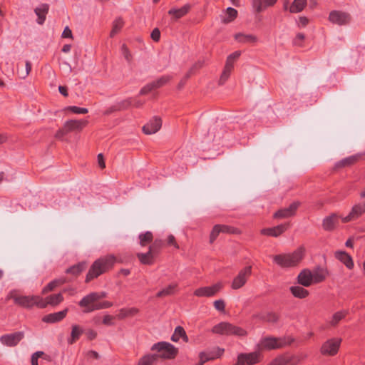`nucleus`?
I'll use <instances>...</instances> for the list:
<instances>
[{
  "label": "nucleus",
  "mask_w": 365,
  "mask_h": 365,
  "mask_svg": "<svg viewBox=\"0 0 365 365\" xmlns=\"http://www.w3.org/2000/svg\"><path fill=\"white\" fill-rule=\"evenodd\" d=\"M115 261L116 259L113 255H107L96 259L92 264L86 274V282H89L107 272L113 267Z\"/></svg>",
  "instance_id": "1"
},
{
  "label": "nucleus",
  "mask_w": 365,
  "mask_h": 365,
  "mask_svg": "<svg viewBox=\"0 0 365 365\" xmlns=\"http://www.w3.org/2000/svg\"><path fill=\"white\" fill-rule=\"evenodd\" d=\"M304 255V249L299 247L292 253L280 254L273 257V261L282 268L293 267L298 265Z\"/></svg>",
  "instance_id": "2"
},
{
  "label": "nucleus",
  "mask_w": 365,
  "mask_h": 365,
  "mask_svg": "<svg viewBox=\"0 0 365 365\" xmlns=\"http://www.w3.org/2000/svg\"><path fill=\"white\" fill-rule=\"evenodd\" d=\"M13 299L14 303L21 307L31 309L34 306L38 308H45L43 298L40 296H24L18 294L16 291H11L6 296V300Z\"/></svg>",
  "instance_id": "3"
},
{
  "label": "nucleus",
  "mask_w": 365,
  "mask_h": 365,
  "mask_svg": "<svg viewBox=\"0 0 365 365\" xmlns=\"http://www.w3.org/2000/svg\"><path fill=\"white\" fill-rule=\"evenodd\" d=\"M96 292H91L84 296L78 302V305L83 308V313H90L96 310L107 309L112 307L113 304L108 301L98 302Z\"/></svg>",
  "instance_id": "4"
},
{
  "label": "nucleus",
  "mask_w": 365,
  "mask_h": 365,
  "mask_svg": "<svg viewBox=\"0 0 365 365\" xmlns=\"http://www.w3.org/2000/svg\"><path fill=\"white\" fill-rule=\"evenodd\" d=\"M294 341L290 336L279 338L268 336L261 339L260 346L264 349H277L290 345Z\"/></svg>",
  "instance_id": "5"
},
{
  "label": "nucleus",
  "mask_w": 365,
  "mask_h": 365,
  "mask_svg": "<svg viewBox=\"0 0 365 365\" xmlns=\"http://www.w3.org/2000/svg\"><path fill=\"white\" fill-rule=\"evenodd\" d=\"M151 350L160 352V354H158V357L168 359H174L178 354V349L166 341L154 344L151 347Z\"/></svg>",
  "instance_id": "6"
},
{
  "label": "nucleus",
  "mask_w": 365,
  "mask_h": 365,
  "mask_svg": "<svg viewBox=\"0 0 365 365\" xmlns=\"http://www.w3.org/2000/svg\"><path fill=\"white\" fill-rule=\"evenodd\" d=\"M251 274L252 266H246L240 269L234 277L231 283V288L235 290L242 288L247 283Z\"/></svg>",
  "instance_id": "7"
},
{
  "label": "nucleus",
  "mask_w": 365,
  "mask_h": 365,
  "mask_svg": "<svg viewBox=\"0 0 365 365\" xmlns=\"http://www.w3.org/2000/svg\"><path fill=\"white\" fill-rule=\"evenodd\" d=\"M341 339L339 338H331L327 340L320 349V352L324 356H334L338 353L341 345Z\"/></svg>",
  "instance_id": "8"
},
{
  "label": "nucleus",
  "mask_w": 365,
  "mask_h": 365,
  "mask_svg": "<svg viewBox=\"0 0 365 365\" xmlns=\"http://www.w3.org/2000/svg\"><path fill=\"white\" fill-rule=\"evenodd\" d=\"M260 361V354L257 352L240 353L237 355L235 365H254Z\"/></svg>",
  "instance_id": "9"
},
{
  "label": "nucleus",
  "mask_w": 365,
  "mask_h": 365,
  "mask_svg": "<svg viewBox=\"0 0 365 365\" xmlns=\"http://www.w3.org/2000/svg\"><path fill=\"white\" fill-rule=\"evenodd\" d=\"M222 283L217 282L212 286L203 287L195 290L194 294L199 297H210L215 296L222 289Z\"/></svg>",
  "instance_id": "10"
},
{
  "label": "nucleus",
  "mask_w": 365,
  "mask_h": 365,
  "mask_svg": "<svg viewBox=\"0 0 365 365\" xmlns=\"http://www.w3.org/2000/svg\"><path fill=\"white\" fill-rule=\"evenodd\" d=\"M300 205L299 201H295L291 203L289 207L279 209L273 215L274 218L276 219H284L294 216L298 207Z\"/></svg>",
  "instance_id": "11"
},
{
  "label": "nucleus",
  "mask_w": 365,
  "mask_h": 365,
  "mask_svg": "<svg viewBox=\"0 0 365 365\" xmlns=\"http://www.w3.org/2000/svg\"><path fill=\"white\" fill-rule=\"evenodd\" d=\"M24 334L22 331H17L12 334H4L0 337V341L7 346H15L24 338Z\"/></svg>",
  "instance_id": "12"
},
{
  "label": "nucleus",
  "mask_w": 365,
  "mask_h": 365,
  "mask_svg": "<svg viewBox=\"0 0 365 365\" xmlns=\"http://www.w3.org/2000/svg\"><path fill=\"white\" fill-rule=\"evenodd\" d=\"M342 217L339 216L336 213H332L325 217L322 220V228L327 232L334 230L339 224V219Z\"/></svg>",
  "instance_id": "13"
},
{
  "label": "nucleus",
  "mask_w": 365,
  "mask_h": 365,
  "mask_svg": "<svg viewBox=\"0 0 365 365\" xmlns=\"http://www.w3.org/2000/svg\"><path fill=\"white\" fill-rule=\"evenodd\" d=\"M329 20L333 24L341 26L345 25L350 21V16L349 14L345 12L332 11L329 14Z\"/></svg>",
  "instance_id": "14"
},
{
  "label": "nucleus",
  "mask_w": 365,
  "mask_h": 365,
  "mask_svg": "<svg viewBox=\"0 0 365 365\" xmlns=\"http://www.w3.org/2000/svg\"><path fill=\"white\" fill-rule=\"evenodd\" d=\"M365 212V206L364 203H359L354 205L349 214L344 217H341V221L344 223L350 222L351 220L358 219L360 216H361Z\"/></svg>",
  "instance_id": "15"
},
{
  "label": "nucleus",
  "mask_w": 365,
  "mask_h": 365,
  "mask_svg": "<svg viewBox=\"0 0 365 365\" xmlns=\"http://www.w3.org/2000/svg\"><path fill=\"white\" fill-rule=\"evenodd\" d=\"M289 223L281 224L273 227L264 228L261 230L260 233L263 235L277 237L284 233L289 228Z\"/></svg>",
  "instance_id": "16"
},
{
  "label": "nucleus",
  "mask_w": 365,
  "mask_h": 365,
  "mask_svg": "<svg viewBox=\"0 0 365 365\" xmlns=\"http://www.w3.org/2000/svg\"><path fill=\"white\" fill-rule=\"evenodd\" d=\"M161 126V119L158 117H154L143 127V131L146 135L154 134L160 129Z\"/></svg>",
  "instance_id": "17"
},
{
  "label": "nucleus",
  "mask_w": 365,
  "mask_h": 365,
  "mask_svg": "<svg viewBox=\"0 0 365 365\" xmlns=\"http://www.w3.org/2000/svg\"><path fill=\"white\" fill-rule=\"evenodd\" d=\"M65 129H66L68 133L72 131H80L83 128H85L88 124V120H69L64 123Z\"/></svg>",
  "instance_id": "18"
},
{
  "label": "nucleus",
  "mask_w": 365,
  "mask_h": 365,
  "mask_svg": "<svg viewBox=\"0 0 365 365\" xmlns=\"http://www.w3.org/2000/svg\"><path fill=\"white\" fill-rule=\"evenodd\" d=\"M68 309L66 308L65 309H63L62 311L48 314L47 315H45L43 317L42 321L45 323H50V324L61 322L66 317V316L68 313Z\"/></svg>",
  "instance_id": "19"
},
{
  "label": "nucleus",
  "mask_w": 365,
  "mask_h": 365,
  "mask_svg": "<svg viewBox=\"0 0 365 365\" xmlns=\"http://www.w3.org/2000/svg\"><path fill=\"white\" fill-rule=\"evenodd\" d=\"M297 282L304 287H309L313 284L312 271L309 269L302 270L297 276Z\"/></svg>",
  "instance_id": "20"
},
{
  "label": "nucleus",
  "mask_w": 365,
  "mask_h": 365,
  "mask_svg": "<svg viewBox=\"0 0 365 365\" xmlns=\"http://www.w3.org/2000/svg\"><path fill=\"white\" fill-rule=\"evenodd\" d=\"M312 275L313 283H319L327 278L328 271L325 268L317 267L312 272Z\"/></svg>",
  "instance_id": "21"
},
{
  "label": "nucleus",
  "mask_w": 365,
  "mask_h": 365,
  "mask_svg": "<svg viewBox=\"0 0 365 365\" xmlns=\"http://www.w3.org/2000/svg\"><path fill=\"white\" fill-rule=\"evenodd\" d=\"M48 9L49 6L47 4H42L34 9V12L38 16L36 21L38 24L42 25L44 23Z\"/></svg>",
  "instance_id": "22"
},
{
  "label": "nucleus",
  "mask_w": 365,
  "mask_h": 365,
  "mask_svg": "<svg viewBox=\"0 0 365 365\" xmlns=\"http://www.w3.org/2000/svg\"><path fill=\"white\" fill-rule=\"evenodd\" d=\"M335 257L341 262L348 269H351L354 267V262L351 257L344 251H336Z\"/></svg>",
  "instance_id": "23"
},
{
  "label": "nucleus",
  "mask_w": 365,
  "mask_h": 365,
  "mask_svg": "<svg viewBox=\"0 0 365 365\" xmlns=\"http://www.w3.org/2000/svg\"><path fill=\"white\" fill-rule=\"evenodd\" d=\"M63 301V297L61 293L51 294L46 297V299L43 298V304H45V307H46L47 305L56 306Z\"/></svg>",
  "instance_id": "24"
},
{
  "label": "nucleus",
  "mask_w": 365,
  "mask_h": 365,
  "mask_svg": "<svg viewBox=\"0 0 365 365\" xmlns=\"http://www.w3.org/2000/svg\"><path fill=\"white\" fill-rule=\"evenodd\" d=\"M230 324L229 322H220L215 325L212 329V332L220 335L230 336Z\"/></svg>",
  "instance_id": "25"
},
{
  "label": "nucleus",
  "mask_w": 365,
  "mask_h": 365,
  "mask_svg": "<svg viewBox=\"0 0 365 365\" xmlns=\"http://www.w3.org/2000/svg\"><path fill=\"white\" fill-rule=\"evenodd\" d=\"M225 349L219 346L203 351L208 361L220 358L224 354Z\"/></svg>",
  "instance_id": "26"
},
{
  "label": "nucleus",
  "mask_w": 365,
  "mask_h": 365,
  "mask_svg": "<svg viewBox=\"0 0 365 365\" xmlns=\"http://www.w3.org/2000/svg\"><path fill=\"white\" fill-rule=\"evenodd\" d=\"M235 39L242 43H255L257 41V37L252 34L238 33L235 35Z\"/></svg>",
  "instance_id": "27"
},
{
  "label": "nucleus",
  "mask_w": 365,
  "mask_h": 365,
  "mask_svg": "<svg viewBox=\"0 0 365 365\" xmlns=\"http://www.w3.org/2000/svg\"><path fill=\"white\" fill-rule=\"evenodd\" d=\"M190 9V4H185L180 9L173 8L168 11V14L172 15L175 19H178L186 15Z\"/></svg>",
  "instance_id": "28"
},
{
  "label": "nucleus",
  "mask_w": 365,
  "mask_h": 365,
  "mask_svg": "<svg viewBox=\"0 0 365 365\" xmlns=\"http://www.w3.org/2000/svg\"><path fill=\"white\" fill-rule=\"evenodd\" d=\"M289 291L294 297L298 299H304L309 294L307 289L300 286H292L289 287Z\"/></svg>",
  "instance_id": "29"
},
{
  "label": "nucleus",
  "mask_w": 365,
  "mask_h": 365,
  "mask_svg": "<svg viewBox=\"0 0 365 365\" xmlns=\"http://www.w3.org/2000/svg\"><path fill=\"white\" fill-rule=\"evenodd\" d=\"M180 338H182L185 342L188 341V337L184 328L181 326H178L171 336V340L174 342H178Z\"/></svg>",
  "instance_id": "30"
},
{
  "label": "nucleus",
  "mask_w": 365,
  "mask_h": 365,
  "mask_svg": "<svg viewBox=\"0 0 365 365\" xmlns=\"http://www.w3.org/2000/svg\"><path fill=\"white\" fill-rule=\"evenodd\" d=\"M178 284L172 283L168 287L163 288L156 294V297L158 298L165 297L170 295H173L177 290Z\"/></svg>",
  "instance_id": "31"
},
{
  "label": "nucleus",
  "mask_w": 365,
  "mask_h": 365,
  "mask_svg": "<svg viewBox=\"0 0 365 365\" xmlns=\"http://www.w3.org/2000/svg\"><path fill=\"white\" fill-rule=\"evenodd\" d=\"M348 311L346 310H340L335 312L329 321V325L331 327H336L340 322V321L346 317Z\"/></svg>",
  "instance_id": "32"
},
{
  "label": "nucleus",
  "mask_w": 365,
  "mask_h": 365,
  "mask_svg": "<svg viewBox=\"0 0 365 365\" xmlns=\"http://www.w3.org/2000/svg\"><path fill=\"white\" fill-rule=\"evenodd\" d=\"M86 268V263L85 262H79L74 264L66 270V273L71 274L74 276L79 275Z\"/></svg>",
  "instance_id": "33"
},
{
  "label": "nucleus",
  "mask_w": 365,
  "mask_h": 365,
  "mask_svg": "<svg viewBox=\"0 0 365 365\" xmlns=\"http://www.w3.org/2000/svg\"><path fill=\"white\" fill-rule=\"evenodd\" d=\"M237 11L232 8V7H228L225 11V17H222V22L224 24H229L232 21H233L237 16Z\"/></svg>",
  "instance_id": "34"
},
{
  "label": "nucleus",
  "mask_w": 365,
  "mask_h": 365,
  "mask_svg": "<svg viewBox=\"0 0 365 365\" xmlns=\"http://www.w3.org/2000/svg\"><path fill=\"white\" fill-rule=\"evenodd\" d=\"M154 253L148 250L146 253H137V257L140 262L143 264H152L153 263Z\"/></svg>",
  "instance_id": "35"
},
{
  "label": "nucleus",
  "mask_w": 365,
  "mask_h": 365,
  "mask_svg": "<svg viewBox=\"0 0 365 365\" xmlns=\"http://www.w3.org/2000/svg\"><path fill=\"white\" fill-rule=\"evenodd\" d=\"M307 5V0H294L289 8L291 13L301 12Z\"/></svg>",
  "instance_id": "36"
},
{
  "label": "nucleus",
  "mask_w": 365,
  "mask_h": 365,
  "mask_svg": "<svg viewBox=\"0 0 365 365\" xmlns=\"http://www.w3.org/2000/svg\"><path fill=\"white\" fill-rule=\"evenodd\" d=\"M83 333V329L78 325H73L71 334V338L68 339V342L70 344H73L76 340L79 339Z\"/></svg>",
  "instance_id": "37"
},
{
  "label": "nucleus",
  "mask_w": 365,
  "mask_h": 365,
  "mask_svg": "<svg viewBox=\"0 0 365 365\" xmlns=\"http://www.w3.org/2000/svg\"><path fill=\"white\" fill-rule=\"evenodd\" d=\"M234 335L240 337L246 336L247 331L240 327L235 326L232 324H230V336Z\"/></svg>",
  "instance_id": "38"
},
{
  "label": "nucleus",
  "mask_w": 365,
  "mask_h": 365,
  "mask_svg": "<svg viewBox=\"0 0 365 365\" xmlns=\"http://www.w3.org/2000/svg\"><path fill=\"white\" fill-rule=\"evenodd\" d=\"M358 159H359L358 155L349 156V157L346 158L339 161L338 163H336V167L343 168V167L351 165L354 164L358 160Z\"/></svg>",
  "instance_id": "39"
},
{
  "label": "nucleus",
  "mask_w": 365,
  "mask_h": 365,
  "mask_svg": "<svg viewBox=\"0 0 365 365\" xmlns=\"http://www.w3.org/2000/svg\"><path fill=\"white\" fill-rule=\"evenodd\" d=\"M158 358V354L145 355L140 359L138 365H153Z\"/></svg>",
  "instance_id": "40"
},
{
  "label": "nucleus",
  "mask_w": 365,
  "mask_h": 365,
  "mask_svg": "<svg viewBox=\"0 0 365 365\" xmlns=\"http://www.w3.org/2000/svg\"><path fill=\"white\" fill-rule=\"evenodd\" d=\"M171 79V77L170 76H163L158 79L152 81V85L153 86L154 89L159 88L164 85H165L167 83L170 81Z\"/></svg>",
  "instance_id": "41"
},
{
  "label": "nucleus",
  "mask_w": 365,
  "mask_h": 365,
  "mask_svg": "<svg viewBox=\"0 0 365 365\" xmlns=\"http://www.w3.org/2000/svg\"><path fill=\"white\" fill-rule=\"evenodd\" d=\"M123 26V21L120 18L116 19L113 23V28L110 31V37H113L117 34L122 29Z\"/></svg>",
  "instance_id": "42"
},
{
  "label": "nucleus",
  "mask_w": 365,
  "mask_h": 365,
  "mask_svg": "<svg viewBox=\"0 0 365 365\" xmlns=\"http://www.w3.org/2000/svg\"><path fill=\"white\" fill-rule=\"evenodd\" d=\"M153 238V233L150 231L141 233L139 235L140 245L145 246L147 243L152 242Z\"/></svg>",
  "instance_id": "43"
},
{
  "label": "nucleus",
  "mask_w": 365,
  "mask_h": 365,
  "mask_svg": "<svg viewBox=\"0 0 365 365\" xmlns=\"http://www.w3.org/2000/svg\"><path fill=\"white\" fill-rule=\"evenodd\" d=\"M259 318L269 323H276L279 320V317L277 314L274 312H269L266 314L262 315Z\"/></svg>",
  "instance_id": "44"
},
{
  "label": "nucleus",
  "mask_w": 365,
  "mask_h": 365,
  "mask_svg": "<svg viewBox=\"0 0 365 365\" xmlns=\"http://www.w3.org/2000/svg\"><path fill=\"white\" fill-rule=\"evenodd\" d=\"M203 64L204 62L201 61H199L194 63L185 74V78H190L192 75L195 74L197 70L200 69L203 66Z\"/></svg>",
  "instance_id": "45"
},
{
  "label": "nucleus",
  "mask_w": 365,
  "mask_h": 365,
  "mask_svg": "<svg viewBox=\"0 0 365 365\" xmlns=\"http://www.w3.org/2000/svg\"><path fill=\"white\" fill-rule=\"evenodd\" d=\"M138 313V309L135 307H131L128 309H122L120 311V317L125 318L127 317L134 316Z\"/></svg>",
  "instance_id": "46"
},
{
  "label": "nucleus",
  "mask_w": 365,
  "mask_h": 365,
  "mask_svg": "<svg viewBox=\"0 0 365 365\" xmlns=\"http://www.w3.org/2000/svg\"><path fill=\"white\" fill-rule=\"evenodd\" d=\"M163 242L162 240L156 239L153 243L149 247L150 251H152L154 254H156L162 248Z\"/></svg>",
  "instance_id": "47"
},
{
  "label": "nucleus",
  "mask_w": 365,
  "mask_h": 365,
  "mask_svg": "<svg viewBox=\"0 0 365 365\" xmlns=\"http://www.w3.org/2000/svg\"><path fill=\"white\" fill-rule=\"evenodd\" d=\"M221 233L220 225H215L210 235V242L212 244L217 239L219 234Z\"/></svg>",
  "instance_id": "48"
},
{
  "label": "nucleus",
  "mask_w": 365,
  "mask_h": 365,
  "mask_svg": "<svg viewBox=\"0 0 365 365\" xmlns=\"http://www.w3.org/2000/svg\"><path fill=\"white\" fill-rule=\"evenodd\" d=\"M220 230L222 233H228V234H239L240 231L237 228H235L234 227L225 225H220Z\"/></svg>",
  "instance_id": "49"
},
{
  "label": "nucleus",
  "mask_w": 365,
  "mask_h": 365,
  "mask_svg": "<svg viewBox=\"0 0 365 365\" xmlns=\"http://www.w3.org/2000/svg\"><path fill=\"white\" fill-rule=\"evenodd\" d=\"M232 71V70H230L229 68H224L223 71L219 79L220 85H223L227 81V80L229 78L230 76Z\"/></svg>",
  "instance_id": "50"
},
{
  "label": "nucleus",
  "mask_w": 365,
  "mask_h": 365,
  "mask_svg": "<svg viewBox=\"0 0 365 365\" xmlns=\"http://www.w3.org/2000/svg\"><path fill=\"white\" fill-rule=\"evenodd\" d=\"M121 52L125 58V59L127 61L128 63H130L132 61V54L130 53L128 48L126 46V45L123 44L121 46Z\"/></svg>",
  "instance_id": "51"
},
{
  "label": "nucleus",
  "mask_w": 365,
  "mask_h": 365,
  "mask_svg": "<svg viewBox=\"0 0 365 365\" xmlns=\"http://www.w3.org/2000/svg\"><path fill=\"white\" fill-rule=\"evenodd\" d=\"M67 110H68L76 114H86L88 112V109L86 108H80V107L75 106H68L67 108Z\"/></svg>",
  "instance_id": "52"
},
{
  "label": "nucleus",
  "mask_w": 365,
  "mask_h": 365,
  "mask_svg": "<svg viewBox=\"0 0 365 365\" xmlns=\"http://www.w3.org/2000/svg\"><path fill=\"white\" fill-rule=\"evenodd\" d=\"M214 307L219 312H224L225 309V303L223 299H217L214 302Z\"/></svg>",
  "instance_id": "53"
},
{
  "label": "nucleus",
  "mask_w": 365,
  "mask_h": 365,
  "mask_svg": "<svg viewBox=\"0 0 365 365\" xmlns=\"http://www.w3.org/2000/svg\"><path fill=\"white\" fill-rule=\"evenodd\" d=\"M288 361L283 356H279L272 361L268 365H286Z\"/></svg>",
  "instance_id": "54"
},
{
  "label": "nucleus",
  "mask_w": 365,
  "mask_h": 365,
  "mask_svg": "<svg viewBox=\"0 0 365 365\" xmlns=\"http://www.w3.org/2000/svg\"><path fill=\"white\" fill-rule=\"evenodd\" d=\"M43 351H38L35 353H34L32 355H31V365H38V359L39 357L42 356L43 355Z\"/></svg>",
  "instance_id": "55"
},
{
  "label": "nucleus",
  "mask_w": 365,
  "mask_h": 365,
  "mask_svg": "<svg viewBox=\"0 0 365 365\" xmlns=\"http://www.w3.org/2000/svg\"><path fill=\"white\" fill-rule=\"evenodd\" d=\"M154 90L153 86L152 85V83H149L146 84L145 86H143L140 91V95H145L149 93L150 91Z\"/></svg>",
  "instance_id": "56"
},
{
  "label": "nucleus",
  "mask_w": 365,
  "mask_h": 365,
  "mask_svg": "<svg viewBox=\"0 0 365 365\" xmlns=\"http://www.w3.org/2000/svg\"><path fill=\"white\" fill-rule=\"evenodd\" d=\"M254 6H255L257 12H261L267 6H264L263 0H254Z\"/></svg>",
  "instance_id": "57"
},
{
  "label": "nucleus",
  "mask_w": 365,
  "mask_h": 365,
  "mask_svg": "<svg viewBox=\"0 0 365 365\" xmlns=\"http://www.w3.org/2000/svg\"><path fill=\"white\" fill-rule=\"evenodd\" d=\"M56 287H57L56 284L54 283L53 280L50 282L46 287H44L42 289V294H45L48 292L53 290Z\"/></svg>",
  "instance_id": "58"
},
{
  "label": "nucleus",
  "mask_w": 365,
  "mask_h": 365,
  "mask_svg": "<svg viewBox=\"0 0 365 365\" xmlns=\"http://www.w3.org/2000/svg\"><path fill=\"white\" fill-rule=\"evenodd\" d=\"M67 133H68V131L65 129V124H63V127L56 132L55 137L57 139L62 140Z\"/></svg>",
  "instance_id": "59"
},
{
  "label": "nucleus",
  "mask_w": 365,
  "mask_h": 365,
  "mask_svg": "<svg viewBox=\"0 0 365 365\" xmlns=\"http://www.w3.org/2000/svg\"><path fill=\"white\" fill-rule=\"evenodd\" d=\"M114 317L111 315H105L103 319V323L107 326H112L114 324L113 322Z\"/></svg>",
  "instance_id": "60"
},
{
  "label": "nucleus",
  "mask_w": 365,
  "mask_h": 365,
  "mask_svg": "<svg viewBox=\"0 0 365 365\" xmlns=\"http://www.w3.org/2000/svg\"><path fill=\"white\" fill-rule=\"evenodd\" d=\"M151 38L154 41H158L160 40V30L158 29V28H155L153 30V31L151 32Z\"/></svg>",
  "instance_id": "61"
},
{
  "label": "nucleus",
  "mask_w": 365,
  "mask_h": 365,
  "mask_svg": "<svg viewBox=\"0 0 365 365\" xmlns=\"http://www.w3.org/2000/svg\"><path fill=\"white\" fill-rule=\"evenodd\" d=\"M98 163L101 168L103 169L106 168V163L104 161L103 155L102 153H99L97 156Z\"/></svg>",
  "instance_id": "62"
},
{
  "label": "nucleus",
  "mask_w": 365,
  "mask_h": 365,
  "mask_svg": "<svg viewBox=\"0 0 365 365\" xmlns=\"http://www.w3.org/2000/svg\"><path fill=\"white\" fill-rule=\"evenodd\" d=\"M62 37L63 38H72L73 37V35H72V31L71 30L68 28V26H66L63 33H62Z\"/></svg>",
  "instance_id": "63"
},
{
  "label": "nucleus",
  "mask_w": 365,
  "mask_h": 365,
  "mask_svg": "<svg viewBox=\"0 0 365 365\" xmlns=\"http://www.w3.org/2000/svg\"><path fill=\"white\" fill-rule=\"evenodd\" d=\"M200 361L197 365H203L205 362L208 361L207 359L205 357V354L204 352H200L199 354Z\"/></svg>",
  "instance_id": "64"
}]
</instances>
